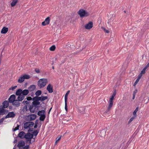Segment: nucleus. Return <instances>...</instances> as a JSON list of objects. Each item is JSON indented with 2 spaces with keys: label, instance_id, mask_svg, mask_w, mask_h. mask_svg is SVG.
Instances as JSON below:
<instances>
[{
  "label": "nucleus",
  "instance_id": "1",
  "mask_svg": "<svg viewBox=\"0 0 149 149\" xmlns=\"http://www.w3.org/2000/svg\"><path fill=\"white\" fill-rule=\"evenodd\" d=\"M48 82V80L46 78L41 79H39L38 83V85L40 88L44 87Z\"/></svg>",
  "mask_w": 149,
  "mask_h": 149
},
{
  "label": "nucleus",
  "instance_id": "2",
  "mask_svg": "<svg viewBox=\"0 0 149 149\" xmlns=\"http://www.w3.org/2000/svg\"><path fill=\"white\" fill-rule=\"evenodd\" d=\"M78 13L81 17H86L89 15V13L83 9H81L78 12Z\"/></svg>",
  "mask_w": 149,
  "mask_h": 149
},
{
  "label": "nucleus",
  "instance_id": "3",
  "mask_svg": "<svg viewBox=\"0 0 149 149\" xmlns=\"http://www.w3.org/2000/svg\"><path fill=\"white\" fill-rule=\"evenodd\" d=\"M30 78V76L28 75L24 74L21 76L18 80V82L19 83H22L24 80L25 79H29Z\"/></svg>",
  "mask_w": 149,
  "mask_h": 149
},
{
  "label": "nucleus",
  "instance_id": "4",
  "mask_svg": "<svg viewBox=\"0 0 149 149\" xmlns=\"http://www.w3.org/2000/svg\"><path fill=\"white\" fill-rule=\"evenodd\" d=\"M36 117V115L34 114L31 113L29 115L26 116V120L28 121H31L35 119Z\"/></svg>",
  "mask_w": 149,
  "mask_h": 149
},
{
  "label": "nucleus",
  "instance_id": "5",
  "mask_svg": "<svg viewBox=\"0 0 149 149\" xmlns=\"http://www.w3.org/2000/svg\"><path fill=\"white\" fill-rule=\"evenodd\" d=\"M24 138L27 143H30L31 139L33 138V135L30 133H28L25 135Z\"/></svg>",
  "mask_w": 149,
  "mask_h": 149
},
{
  "label": "nucleus",
  "instance_id": "6",
  "mask_svg": "<svg viewBox=\"0 0 149 149\" xmlns=\"http://www.w3.org/2000/svg\"><path fill=\"white\" fill-rule=\"evenodd\" d=\"M34 124L32 122H28L25 123L24 124V127L25 129H28L32 127Z\"/></svg>",
  "mask_w": 149,
  "mask_h": 149
},
{
  "label": "nucleus",
  "instance_id": "7",
  "mask_svg": "<svg viewBox=\"0 0 149 149\" xmlns=\"http://www.w3.org/2000/svg\"><path fill=\"white\" fill-rule=\"evenodd\" d=\"M48 97L47 96H41L40 97H35V98L37 100L41 102L47 100Z\"/></svg>",
  "mask_w": 149,
  "mask_h": 149
},
{
  "label": "nucleus",
  "instance_id": "8",
  "mask_svg": "<svg viewBox=\"0 0 149 149\" xmlns=\"http://www.w3.org/2000/svg\"><path fill=\"white\" fill-rule=\"evenodd\" d=\"M26 146L24 142L23 141H19L18 144V147L19 149H24L25 148Z\"/></svg>",
  "mask_w": 149,
  "mask_h": 149
},
{
  "label": "nucleus",
  "instance_id": "9",
  "mask_svg": "<svg viewBox=\"0 0 149 149\" xmlns=\"http://www.w3.org/2000/svg\"><path fill=\"white\" fill-rule=\"evenodd\" d=\"M50 18L49 17H48L45 19L44 21L42 22V24L44 26L50 23Z\"/></svg>",
  "mask_w": 149,
  "mask_h": 149
},
{
  "label": "nucleus",
  "instance_id": "10",
  "mask_svg": "<svg viewBox=\"0 0 149 149\" xmlns=\"http://www.w3.org/2000/svg\"><path fill=\"white\" fill-rule=\"evenodd\" d=\"M37 108V106H35L33 104L30 105L29 107V110L31 112L34 113L36 111Z\"/></svg>",
  "mask_w": 149,
  "mask_h": 149
},
{
  "label": "nucleus",
  "instance_id": "11",
  "mask_svg": "<svg viewBox=\"0 0 149 149\" xmlns=\"http://www.w3.org/2000/svg\"><path fill=\"white\" fill-rule=\"evenodd\" d=\"M27 100H24L22 103L23 104H28L31 103L30 101L32 100L33 99L31 97H28L26 98Z\"/></svg>",
  "mask_w": 149,
  "mask_h": 149
},
{
  "label": "nucleus",
  "instance_id": "12",
  "mask_svg": "<svg viewBox=\"0 0 149 149\" xmlns=\"http://www.w3.org/2000/svg\"><path fill=\"white\" fill-rule=\"evenodd\" d=\"M93 26V24L92 22H90L85 26V27L86 29H89L92 28Z\"/></svg>",
  "mask_w": 149,
  "mask_h": 149
},
{
  "label": "nucleus",
  "instance_id": "13",
  "mask_svg": "<svg viewBox=\"0 0 149 149\" xmlns=\"http://www.w3.org/2000/svg\"><path fill=\"white\" fill-rule=\"evenodd\" d=\"M16 97L14 95H11L9 99V102L10 103H12L15 100Z\"/></svg>",
  "mask_w": 149,
  "mask_h": 149
},
{
  "label": "nucleus",
  "instance_id": "14",
  "mask_svg": "<svg viewBox=\"0 0 149 149\" xmlns=\"http://www.w3.org/2000/svg\"><path fill=\"white\" fill-rule=\"evenodd\" d=\"M32 100L33 101L32 103V104L35 106H37V105H39L40 104V102H39V100H37L35 98V97H34Z\"/></svg>",
  "mask_w": 149,
  "mask_h": 149
},
{
  "label": "nucleus",
  "instance_id": "15",
  "mask_svg": "<svg viewBox=\"0 0 149 149\" xmlns=\"http://www.w3.org/2000/svg\"><path fill=\"white\" fill-rule=\"evenodd\" d=\"M47 89L49 93H52L53 92V87L50 84L47 86Z\"/></svg>",
  "mask_w": 149,
  "mask_h": 149
},
{
  "label": "nucleus",
  "instance_id": "16",
  "mask_svg": "<svg viewBox=\"0 0 149 149\" xmlns=\"http://www.w3.org/2000/svg\"><path fill=\"white\" fill-rule=\"evenodd\" d=\"M15 115V114L13 112H10L9 113L8 115L6 116L5 118L14 117Z\"/></svg>",
  "mask_w": 149,
  "mask_h": 149
},
{
  "label": "nucleus",
  "instance_id": "17",
  "mask_svg": "<svg viewBox=\"0 0 149 149\" xmlns=\"http://www.w3.org/2000/svg\"><path fill=\"white\" fill-rule=\"evenodd\" d=\"M8 112V110L6 109H4L2 107V106H0V112L2 114H3Z\"/></svg>",
  "mask_w": 149,
  "mask_h": 149
},
{
  "label": "nucleus",
  "instance_id": "18",
  "mask_svg": "<svg viewBox=\"0 0 149 149\" xmlns=\"http://www.w3.org/2000/svg\"><path fill=\"white\" fill-rule=\"evenodd\" d=\"M19 101L18 100H15L12 103V104L16 106V107H19L20 104V103L19 102Z\"/></svg>",
  "mask_w": 149,
  "mask_h": 149
},
{
  "label": "nucleus",
  "instance_id": "19",
  "mask_svg": "<svg viewBox=\"0 0 149 149\" xmlns=\"http://www.w3.org/2000/svg\"><path fill=\"white\" fill-rule=\"evenodd\" d=\"M8 28L6 27H3L2 29L1 33L2 34H6L8 31Z\"/></svg>",
  "mask_w": 149,
  "mask_h": 149
},
{
  "label": "nucleus",
  "instance_id": "20",
  "mask_svg": "<svg viewBox=\"0 0 149 149\" xmlns=\"http://www.w3.org/2000/svg\"><path fill=\"white\" fill-rule=\"evenodd\" d=\"M3 105L4 108H7L8 106L9 102L7 101H5L3 102Z\"/></svg>",
  "mask_w": 149,
  "mask_h": 149
},
{
  "label": "nucleus",
  "instance_id": "21",
  "mask_svg": "<svg viewBox=\"0 0 149 149\" xmlns=\"http://www.w3.org/2000/svg\"><path fill=\"white\" fill-rule=\"evenodd\" d=\"M25 133L24 132H21L18 134V136L21 138H24Z\"/></svg>",
  "mask_w": 149,
  "mask_h": 149
},
{
  "label": "nucleus",
  "instance_id": "22",
  "mask_svg": "<svg viewBox=\"0 0 149 149\" xmlns=\"http://www.w3.org/2000/svg\"><path fill=\"white\" fill-rule=\"evenodd\" d=\"M29 93V91L28 90L25 89L22 90V95L25 96L27 95Z\"/></svg>",
  "mask_w": 149,
  "mask_h": 149
},
{
  "label": "nucleus",
  "instance_id": "23",
  "mask_svg": "<svg viewBox=\"0 0 149 149\" xmlns=\"http://www.w3.org/2000/svg\"><path fill=\"white\" fill-rule=\"evenodd\" d=\"M106 133V130H103L100 131L99 135L101 136L104 137L105 136Z\"/></svg>",
  "mask_w": 149,
  "mask_h": 149
},
{
  "label": "nucleus",
  "instance_id": "24",
  "mask_svg": "<svg viewBox=\"0 0 149 149\" xmlns=\"http://www.w3.org/2000/svg\"><path fill=\"white\" fill-rule=\"evenodd\" d=\"M18 96L17 97L18 100L19 101H21L23 100L25 98L24 96L22 95H18Z\"/></svg>",
  "mask_w": 149,
  "mask_h": 149
},
{
  "label": "nucleus",
  "instance_id": "25",
  "mask_svg": "<svg viewBox=\"0 0 149 149\" xmlns=\"http://www.w3.org/2000/svg\"><path fill=\"white\" fill-rule=\"evenodd\" d=\"M22 90L20 89L17 90L15 94L17 95H22Z\"/></svg>",
  "mask_w": 149,
  "mask_h": 149
},
{
  "label": "nucleus",
  "instance_id": "26",
  "mask_svg": "<svg viewBox=\"0 0 149 149\" xmlns=\"http://www.w3.org/2000/svg\"><path fill=\"white\" fill-rule=\"evenodd\" d=\"M38 114L39 116H42L45 115V111L44 110L39 111L38 113Z\"/></svg>",
  "mask_w": 149,
  "mask_h": 149
},
{
  "label": "nucleus",
  "instance_id": "27",
  "mask_svg": "<svg viewBox=\"0 0 149 149\" xmlns=\"http://www.w3.org/2000/svg\"><path fill=\"white\" fill-rule=\"evenodd\" d=\"M36 88V86L34 85H32L30 86L29 88V91H32L34 90Z\"/></svg>",
  "mask_w": 149,
  "mask_h": 149
},
{
  "label": "nucleus",
  "instance_id": "28",
  "mask_svg": "<svg viewBox=\"0 0 149 149\" xmlns=\"http://www.w3.org/2000/svg\"><path fill=\"white\" fill-rule=\"evenodd\" d=\"M70 92V91H68L66 93L65 95V102H67L68 99V96Z\"/></svg>",
  "mask_w": 149,
  "mask_h": 149
},
{
  "label": "nucleus",
  "instance_id": "29",
  "mask_svg": "<svg viewBox=\"0 0 149 149\" xmlns=\"http://www.w3.org/2000/svg\"><path fill=\"white\" fill-rule=\"evenodd\" d=\"M109 105L108 108V110H110L113 105V102H109Z\"/></svg>",
  "mask_w": 149,
  "mask_h": 149
},
{
  "label": "nucleus",
  "instance_id": "30",
  "mask_svg": "<svg viewBox=\"0 0 149 149\" xmlns=\"http://www.w3.org/2000/svg\"><path fill=\"white\" fill-rule=\"evenodd\" d=\"M17 0H13L11 4V6L13 7L15 6L17 3Z\"/></svg>",
  "mask_w": 149,
  "mask_h": 149
},
{
  "label": "nucleus",
  "instance_id": "31",
  "mask_svg": "<svg viewBox=\"0 0 149 149\" xmlns=\"http://www.w3.org/2000/svg\"><path fill=\"white\" fill-rule=\"evenodd\" d=\"M139 110V108L138 107H137L135 109V110L133 112V115L134 116V117H136V113Z\"/></svg>",
  "mask_w": 149,
  "mask_h": 149
},
{
  "label": "nucleus",
  "instance_id": "32",
  "mask_svg": "<svg viewBox=\"0 0 149 149\" xmlns=\"http://www.w3.org/2000/svg\"><path fill=\"white\" fill-rule=\"evenodd\" d=\"M42 93V92L40 90H38L35 93V95L38 97L41 95Z\"/></svg>",
  "mask_w": 149,
  "mask_h": 149
},
{
  "label": "nucleus",
  "instance_id": "33",
  "mask_svg": "<svg viewBox=\"0 0 149 149\" xmlns=\"http://www.w3.org/2000/svg\"><path fill=\"white\" fill-rule=\"evenodd\" d=\"M38 130H35L33 132V134H32L33 135V136H36L38 133Z\"/></svg>",
  "mask_w": 149,
  "mask_h": 149
},
{
  "label": "nucleus",
  "instance_id": "34",
  "mask_svg": "<svg viewBox=\"0 0 149 149\" xmlns=\"http://www.w3.org/2000/svg\"><path fill=\"white\" fill-rule=\"evenodd\" d=\"M45 115L40 116V120L41 121H43L44 120V119L45 118Z\"/></svg>",
  "mask_w": 149,
  "mask_h": 149
},
{
  "label": "nucleus",
  "instance_id": "35",
  "mask_svg": "<svg viewBox=\"0 0 149 149\" xmlns=\"http://www.w3.org/2000/svg\"><path fill=\"white\" fill-rule=\"evenodd\" d=\"M56 48V47L55 45H53L50 47L49 48V49L51 51H54L55 50Z\"/></svg>",
  "mask_w": 149,
  "mask_h": 149
},
{
  "label": "nucleus",
  "instance_id": "36",
  "mask_svg": "<svg viewBox=\"0 0 149 149\" xmlns=\"http://www.w3.org/2000/svg\"><path fill=\"white\" fill-rule=\"evenodd\" d=\"M101 29H102L104 31L107 33H109V31L108 30H106L104 27H102Z\"/></svg>",
  "mask_w": 149,
  "mask_h": 149
},
{
  "label": "nucleus",
  "instance_id": "37",
  "mask_svg": "<svg viewBox=\"0 0 149 149\" xmlns=\"http://www.w3.org/2000/svg\"><path fill=\"white\" fill-rule=\"evenodd\" d=\"M137 92V90H135L133 92V97H132V99H134L135 98V96L136 95V93Z\"/></svg>",
  "mask_w": 149,
  "mask_h": 149
},
{
  "label": "nucleus",
  "instance_id": "38",
  "mask_svg": "<svg viewBox=\"0 0 149 149\" xmlns=\"http://www.w3.org/2000/svg\"><path fill=\"white\" fill-rule=\"evenodd\" d=\"M61 138V136H58L56 139V143L58 142L59 140Z\"/></svg>",
  "mask_w": 149,
  "mask_h": 149
},
{
  "label": "nucleus",
  "instance_id": "39",
  "mask_svg": "<svg viewBox=\"0 0 149 149\" xmlns=\"http://www.w3.org/2000/svg\"><path fill=\"white\" fill-rule=\"evenodd\" d=\"M135 117H134V116H133L132 117L130 118V119L129 122H128V123H130L135 118Z\"/></svg>",
  "mask_w": 149,
  "mask_h": 149
},
{
  "label": "nucleus",
  "instance_id": "40",
  "mask_svg": "<svg viewBox=\"0 0 149 149\" xmlns=\"http://www.w3.org/2000/svg\"><path fill=\"white\" fill-rule=\"evenodd\" d=\"M146 69L144 68H143V70L141 71V74H144L146 72Z\"/></svg>",
  "mask_w": 149,
  "mask_h": 149
},
{
  "label": "nucleus",
  "instance_id": "41",
  "mask_svg": "<svg viewBox=\"0 0 149 149\" xmlns=\"http://www.w3.org/2000/svg\"><path fill=\"white\" fill-rule=\"evenodd\" d=\"M140 79L137 78V79L136 80V81H135V82L134 83V86H135L136 84H137V83L138 82L139 80Z\"/></svg>",
  "mask_w": 149,
  "mask_h": 149
},
{
  "label": "nucleus",
  "instance_id": "42",
  "mask_svg": "<svg viewBox=\"0 0 149 149\" xmlns=\"http://www.w3.org/2000/svg\"><path fill=\"white\" fill-rule=\"evenodd\" d=\"M17 86H15L14 87H11V88H9V90H13L15 89H16V88H17Z\"/></svg>",
  "mask_w": 149,
  "mask_h": 149
},
{
  "label": "nucleus",
  "instance_id": "43",
  "mask_svg": "<svg viewBox=\"0 0 149 149\" xmlns=\"http://www.w3.org/2000/svg\"><path fill=\"white\" fill-rule=\"evenodd\" d=\"M114 97L111 96L109 102H113V100L114 99Z\"/></svg>",
  "mask_w": 149,
  "mask_h": 149
},
{
  "label": "nucleus",
  "instance_id": "44",
  "mask_svg": "<svg viewBox=\"0 0 149 149\" xmlns=\"http://www.w3.org/2000/svg\"><path fill=\"white\" fill-rule=\"evenodd\" d=\"M67 102H65V109L66 111H67L68 110Z\"/></svg>",
  "mask_w": 149,
  "mask_h": 149
},
{
  "label": "nucleus",
  "instance_id": "45",
  "mask_svg": "<svg viewBox=\"0 0 149 149\" xmlns=\"http://www.w3.org/2000/svg\"><path fill=\"white\" fill-rule=\"evenodd\" d=\"M38 121L36 120L35 122V124L34 126V127L35 128H36L38 126Z\"/></svg>",
  "mask_w": 149,
  "mask_h": 149
},
{
  "label": "nucleus",
  "instance_id": "46",
  "mask_svg": "<svg viewBox=\"0 0 149 149\" xmlns=\"http://www.w3.org/2000/svg\"><path fill=\"white\" fill-rule=\"evenodd\" d=\"M19 126L18 125L17 127H15V128L13 129V130L14 131H15L19 129Z\"/></svg>",
  "mask_w": 149,
  "mask_h": 149
},
{
  "label": "nucleus",
  "instance_id": "47",
  "mask_svg": "<svg viewBox=\"0 0 149 149\" xmlns=\"http://www.w3.org/2000/svg\"><path fill=\"white\" fill-rule=\"evenodd\" d=\"M143 74H141V73H140L138 75V78L140 79L141 78V77L142 76Z\"/></svg>",
  "mask_w": 149,
  "mask_h": 149
},
{
  "label": "nucleus",
  "instance_id": "48",
  "mask_svg": "<svg viewBox=\"0 0 149 149\" xmlns=\"http://www.w3.org/2000/svg\"><path fill=\"white\" fill-rule=\"evenodd\" d=\"M116 91H115L113 93V94H112V96L114 97L116 95Z\"/></svg>",
  "mask_w": 149,
  "mask_h": 149
},
{
  "label": "nucleus",
  "instance_id": "49",
  "mask_svg": "<svg viewBox=\"0 0 149 149\" xmlns=\"http://www.w3.org/2000/svg\"><path fill=\"white\" fill-rule=\"evenodd\" d=\"M24 109H25L26 111L28 110L27 109V105H26L24 107Z\"/></svg>",
  "mask_w": 149,
  "mask_h": 149
},
{
  "label": "nucleus",
  "instance_id": "50",
  "mask_svg": "<svg viewBox=\"0 0 149 149\" xmlns=\"http://www.w3.org/2000/svg\"><path fill=\"white\" fill-rule=\"evenodd\" d=\"M149 66V63H148L147 64V65L144 68H145L146 69Z\"/></svg>",
  "mask_w": 149,
  "mask_h": 149
},
{
  "label": "nucleus",
  "instance_id": "51",
  "mask_svg": "<svg viewBox=\"0 0 149 149\" xmlns=\"http://www.w3.org/2000/svg\"><path fill=\"white\" fill-rule=\"evenodd\" d=\"M35 70L37 73H39L40 72V70L38 69H36Z\"/></svg>",
  "mask_w": 149,
  "mask_h": 149
},
{
  "label": "nucleus",
  "instance_id": "52",
  "mask_svg": "<svg viewBox=\"0 0 149 149\" xmlns=\"http://www.w3.org/2000/svg\"><path fill=\"white\" fill-rule=\"evenodd\" d=\"M29 146L28 145H26L25 148L23 149H29Z\"/></svg>",
  "mask_w": 149,
  "mask_h": 149
},
{
  "label": "nucleus",
  "instance_id": "53",
  "mask_svg": "<svg viewBox=\"0 0 149 149\" xmlns=\"http://www.w3.org/2000/svg\"><path fill=\"white\" fill-rule=\"evenodd\" d=\"M17 140H14V143H16L17 142Z\"/></svg>",
  "mask_w": 149,
  "mask_h": 149
},
{
  "label": "nucleus",
  "instance_id": "54",
  "mask_svg": "<svg viewBox=\"0 0 149 149\" xmlns=\"http://www.w3.org/2000/svg\"><path fill=\"white\" fill-rule=\"evenodd\" d=\"M4 118H2L1 120V121H2L3 120H4Z\"/></svg>",
  "mask_w": 149,
  "mask_h": 149
},
{
  "label": "nucleus",
  "instance_id": "55",
  "mask_svg": "<svg viewBox=\"0 0 149 149\" xmlns=\"http://www.w3.org/2000/svg\"><path fill=\"white\" fill-rule=\"evenodd\" d=\"M16 147L15 146H14V147L13 148V149H15Z\"/></svg>",
  "mask_w": 149,
  "mask_h": 149
},
{
  "label": "nucleus",
  "instance_id": "56",
  "mask_svg": "<svg viewBox=\"0 0 149 149\" xmlns=\"http://www.w3.org/2000/svg\"><path fill=\"white\" fill-rule=\"evenodd\" d=\"M52 68H53V69H54V67H52Z\"/></svg>",
  "mask_w": 149,
  "mask_h": 149
}]
</instances>
